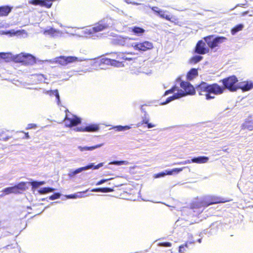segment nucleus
<instances>
[{
	"label": "nucleus",
	"instance_id": "obj_1",
	"mask_svg": "<svg viewBox=\"0 0 253 253\" xmlns=\"http://www.w3.org/2000/svg\"><path fill=\"white\" fill-rule=\"evenodd\" d=\"M176 82L179 83L180 87L184 90L180 89L176 85L173 86L171 88L166 90L165 95H168L169 93H173V94L167 98L165 102L161 103V105H165L167 104L172 101L180 98L182 97L186 96L187 94L193 95L195 93V89L193 86L189 82L183 81L181 80L180 78H178L176 79Z\"/></svg>",
	"mask_w": 253,
	"mask_h": 253
},
{
	"label": "nucleus",
	"instance_id": "obj_2",
	"mask_svg": "<svg viewBox=\"0 0 253 253\" xmlns=\"http://www.w3.org/2000/svg\"><path fill=\"white\" fill-rule=\"evenodd\" d=\"M116 22V21L111 17H106L98 22L93 27L90 29H85L82 30L80 32H78L76 35L79 37H87L91 35L93 39H95V37H101L102 35L96 36V33L101 32L104 30L112 28Z\"/></svg>",
	"mask_w": 253,
	"mask_h": 253
},
{
	"label": "nucleus",
	"instance_id": "obj_3",
	"mask_svg": "<svg viewBox=\"0 0 253 253\" xmlns=\"http://www.w3.org/2000/svg\"><path fill=\"white\" fill-rule=\"evenodd\" d=\"M197 91L200 95H205L206 99L210 100L214 98L213 95L221 94L223 92L224 88L217 84H211L202 82L201 83L196 87Z\"/></svg>",
	"mask_w": 253,
	"mask_h": 253
},
{
	"label": "nucleus",
	"instance_id": "obj_4",
	"mask_svg": "<svg viewBox=\"0 0 253 253\" xmlns=\"http://www.w3.org/2000/svg\"><path fill=\"white\" fill-rule=\"evenodd\" d=\"M219 201L217 198L211 196H207L199 201L193 203L191 207L193 210V212L196 214L202 213L205 208L208 207L210 205L218 203Z\"/></svg>",
	"mask_w": 253,
	"mask_h": 253
},
{
	"label": "nucleus",
	"instance_id": "obj_5",
	"mask_svg": "<svg viewBox=\"0 0 253 253\" xmlns=\"http://www.w3.org/2000/svg\"><path fill=\"white\" fill-rule=\"evenodd\" d=\"M203 39L208 44L209 48L212 49L217 46L219 44L225 42L227 38L223 36L210 35L204 37Z\"/></svg>",
	"mask_w": 253,
	"mask_h": 253
},
{
	"label": "nucleus",
	"instance_id": "obj_6",
	"mask_svg": "<svg viewBox=\"0 0 253 253\" xmlns=\"http://www.w3.org/2000/svg\"><path fill=\"white\" fill-rule=\"evenodd\" d=\"M13 59L15 62L21 63L26 65H33L36 62L35 57L32 54L28 53H21L15 55Z\"/></svg>",
	"mask_w": 253,
	"mask_h": 253
},
{
	"label": "nucleus",
	"instance_id": "obj_7",
	"mask_svg": "<svg viewBox=\"0 0 253 253\" xmlns=\"http://www.w3.org/2000/svg\"><path fill=\"white\" fill-rule=\"evenodd\" d=\"M221 82L224 87L230 91H235L239 89L238 80L234 75L223 79Z\"/></svg>",
	"mask_w": 253,
	"mask_h": 253
},
{
	"label": "nucleus",
	"instance_id": "obj_8",
	"mask_svg": "<svg viewBox=\"0 0 253 253\" xmlns=\"http://www.w3.org/2000/svg\"><path fill=\"white\" fill-rule=\"evenodd\" d=\"M84 60H85V59L84 58H78L76 56H60L54 58L53 61L50 60V62L52 63H58L61 65L65 66L69 63L75 62H81Z\"/></svg>",
	"mask_w": 253,
	"mask_h": 253
},
{
	"label": "nucleus",
	"instance_id": "obj_9",
	"mask_svg": "<svg viewBox=\"0 0 253 253\" xmlns=\"http://www.w3.org/2000/svg\"><path fill=\"white\" fill-rule=\"evenodd\" d=\"M104 165L103 163H99L97 165H95L94 163H89L86 166L83 167L78 168L76 169H71L69 170L68 176L70 177H73L76 175L82 172L83 171L87 170L88 169H98L102 167Z\"/></svg>",
	"mask_w": 253,
	"mask_h": 253
},
{
	"label": "nucleus",
	"instance_id": "obj_10",
	"mask_svg": "<svg viewBox=\"0 0 253 253\" xmlns=\"http://www.w3.org/2000/svg\"><path fill=\"white\" fill-rule=\"evenodd\" d=\"M131 47L135 50L143 52L153 48V43L149 41H143V42H132L130 43Z\"/></svg>",
	"mask_w": 253,
	"mask_h": 253
},
{
	"label": "nucleus",
	"instance_id": "obj_11",
	"mask_svg": "<svg viewBox=\"0 0 253 253\" xmlns=\"http://www.w3.org/2000/svg\"><path fill=\"white\" fill-rule=\"evenodd\" d=\"M64 122L66 126L71 127L81 124L82 119L76 115L71 114L68 110H66Z\"/></svg>",
	"mask_w": 253,
	"mask_h": 253
},
{
	"label": "nucleus",
	"instance_id": "obj_12",
	"mask_svg": "<svg viewBox=\"0 0 253 253\" xmlns=\"http://www.w3.org/2000/svg\"><path fill=\"white\" fill-rule=\"evenodd\" d=\"M125 53H120L116 57V59H111L110 58H102L100 60L101 64L105 65H111L115 67H120L124 60H125Z\"/></svg>",
	"mask_w": 253,
	"mask_h": 253
},
{
	"label": "nucleus",
	"instance_id": "obj_13",
	"mask_svg": "<svg viewBox=\"0 0 253 253\" xmlns=\"http://www.w3.org/2000/svg\"><path fill=\"white\" fill-rule=\"evenodd\" d=\"M210 51V48L203 40L198 42L195 48V52L199 54H205Z\"/></svg>",
	"mask_w": 253,
	"mask_h": 253
},
{
	"label": "nucleus",
	"instance_id": "obj_14",
	"mask_svg": "<svg viewBox=\"0 0 253 253\" xmlns=\"http://www.w3.org/2000/svg\"><path fill=\"white\" fill-rule=\"evenodd\" d=\"M184 168H174L171 169H168L165 171H163L160 172L159 173H156L154 175V177L155 178H158L164 177L166 175H172L173 174H177L181 171Z\"/></svg>",
	"mask_w": 253,
	"mask_h": 253
},
{
	"label": "nucleus",
	"instance_id": "obj_15",
	"mask_svg": "<svg viewBox=\"0 0 253 253\" xmlns=\"http://www.w3.org/2000/svg\"><path fill=\"white\" fill-rule=\"evenodd\" d=\"M131 42H132L131 39L128 37L123 38L120 37L114 40V43L122 46L126 45L128 47L131 46L130 45Z\"/></svg>",
	"mask_w": 253,
	"mask_h": 253
},
{
	"label": "nucleus",
	"instance_id": "obj_16",
	"mask_svg": "<svg viewBox=\"0 0 253 253\" xmlns=\"http://www.w3.org/2000/svg\"><path fill=\"white\" fill-rule=\"evenodd\" d=\"M239 89L243 91H249L253 88V81H247L238 83Z\"/></svg>",
	"mask_w": 253,
	"mask_h": 253
},
{
	"label": "nucleus",
	"instance_id": "obj_17",
	"mask_svg": "<svg viewBox=\"0 0 253 253\" xmlns=\"http://www.w3.org/2000/svg\"><path fill=\"white\" fill-rule=\"evenodd\" d=\"M195 241H188L184 244L181 245L179 247L178 252L179 253H184L187 249L193 248Z\"/></svg>",
	"mask_w": 253,
	"mask_h": 253
},
{
	"label": "nucleus",
	"instance_id": "obj_18",
	"mask_svg": "<svg viewBox=\"0 0 253 253\" xmlns=\"http://www.w3.org/2000/svg\"><path fill=\"white\" fill-rule=\"evenodd\" d=\"M129 31L133 33L134 35L139 37L143 35L145 30L141 27L135 26L129 28Z\"/></svg>",
	"mask_w": 253,
	"mask_h": 253
},
{
	"label": "nucleus",
	"instance_id": "obj_19",
	"mask_svg": "<svg viewBox=\"0 0 253 253\" xmlns=\"http://www.w3.org/2000/svg\"><path fill=\"white\" fill-rule=\"evenodd\" d=\"M209 160V157L205 156H201L196 157H193L191 159V161L193 163L203 164L207 163Z\"/></svg>",
	"mask_w": 253,
	"mask_h": 253
},
{
	"label": "nucleus",
	"instance_id": "obj_20",
	"mask_svg": "<svg viewBox=\"0 0 253 253\" xmlns=\"http://www.w3.org/2000/svg\"><path fill=\"white\" fill-rule=\"evenodd\" d=\"M12 7L9 5L0 6V16H7L12 10Z\"/></svg>",
	"mask_w": 253,
	"mask_h": 253
},
{
	"label": "nucleus",
	"instance_id": "obj_21",
	"mask_svg": "<svg viewBox=\"0 0 253 253\" xmlns=\"http://www.w3.org/2000/svg\"><path fill=\"white\" fill-rule=\"evenodd\" d=\"M104 143H101L99 144H97L92 146H78V149L82 152L86 151H92L95 149L100 148L103 146Z\"/></svg>",
	"mask_w": 253,
	"mask_h": 253
},
{
	"label": "nucleus",
	"instance_id": "obj_22",
	"mask_svg": "<svg viewBox=\"0 0 253 253\" xmlns=\"http://www.w3.org/2000/svg\"><path fill=\"white\" fill-rule=\"evenodd\" d=\"M85 126V131L86 132H96L99 130V126L97 124H87Z\"/></svg>",
	"mask_w": 253,
	"mask_h": 253
},
{
	"label": "nucleus",
	"instance_id": "obj_23",
	"mask_svg": "<svg viewBox=\"0 0 253 253\" xmlns=\"http://www.w3.org/2000/svg\"><path fill=\"white\" fill-rule=\"evenodd\" d=\"M15 55H12L10 52H0V59H4L6 62L10 61H14V57Z\"/></svg>",
	"mask_w": 253,
	"mask_h": 253
},
{
	"label": "nucleus",
	"instance_id": "obj_24",
	"mask_svg": "<svg viewBox=\"0 0 253 253\" xmlns=\"http://www.w3.org/2000/svg\"><path fill=\"white\" fill-rule=\"evenodd\" d=\"M26 31L24 30H17L15 31L14 30L6 31L4 32L5 35H8L10 37L14 36H20L23 34H25Z\"/></svg>",
	"mask_w": 253,
	"mask_h": 253
},
{
	"label": "nucleus",
	"instance_id": "obj_25",
	"mask_svg": "<svg viewBox=\"0 0 253 253\" xmlns=\"http://www.w3.org/2000/svg\"><path fill=\"white\" fill-rule=\"evenodd\" d=\"M198 70L196 68H192L187 73V79L188 80L191 81L195 77L198 76Z\"/></svg>",
	"mask_w": 253,
	"mask_h": 253
},
{
	"label": "nucleus",
	"instance_id": "obj_26",
	"mask_svg": "<svg viewBox=\"0 0 253 253\" xmlns=\"http://www.w3.org/2000/svg\"><path fill=\"white\" fill-rule=\"evenodd\" d=\"M59 31L53 28H49L44 31L43 34L45 35H49L50 37H54L58 35Z\"/></svg>",
	"mask_w": 253,
	"mask_h": 253
},
{
	"label": "nucleus",
	"instance_id": "obj_27",
	"mask_svg": "<svg viewBox=\"0 0 253 253\" xmlns=\"http://www.w3.org/2000/svg\"><path fill=\"white\" fill-rule=\"evenodd\" d=\"M27 182H21L14 186L15 190L16 191V194L20 193V191H24L26 189Z\"/></svg>",
	"mask_w": 253,
	"mask_h": 253
},
{
	"label": "nucleus",
	"instance_id": "obj_28",
	"mask_svg": "<svg viewBox=\"0 0 253 253\" xmlns=\"http://www.w3.org/2000/svg\"><path fill=\"white\" fill-rule=\"evenodd\" d=\"M113 189L110 187H99L95 188L90 190L91 192L108 193L113 191Z\"/></svg>",
	"mask_w": 253,
	"mask_h": 253
},
{
	"label": "nucleus",
	"instance_id": "obj_29",
	"mask_svg": "<svg viewBox=\"0 0 253 253\" xmlns=\"http://www.w3.org/2000/svg\"><path fill=\"white\" fill-rule=\"evenodd\" d=\"M243 129H247L249 130H253V121L247 119L242 126Z\"/></svg>",
	"mask_w": 253,
	"mask_h": 253
},
{
	"label": "nucleus",
	"instance_id": "obj_30",
	"mask_svg": "<svg viewBox=\"0 0 253 253\" xmlns=\"http://www.w3.org/2000/svg\"><path fill=\"white\" fill-rule=\"evenodd\" d=\"M48 93L50 96H54L56 97V102L58 106L61 104L60 95L57 89L50 90L48 91Z\"/></svg>",
	"mask_w": 253,
	"mask_h": 253
},
{
	"label": "nucleus",
	"instance_id": "obj_31",
	"mask_svg": "<svg viewBox=\"0 0 253 253\" xmlns=\"http://www.w3.org/2000/svg\"><path fill=\"white\" fill-rule=\"evenodd\" d=\"M55 189L50 187H45L39 189L38 190V192L40 194H44L50 192H53L55 191Z\"/></svg>",
	"mask_w": 253,
	"mask_h": 253
},
{
	"label": "nucleus",
	"instance_id": "obj_32",
	"mask_svg": "<svg viewBox=\"0 0 253 253\" xmlns=\"http://www.w3.org/2000/svg\"><path fill=\"white\" fill-rule=\"evenodd\" d=\"M131 127L129 126H123L121 125L115 126L112 127V129H114L118 131H125L129 129Z\"/></svg>",
	"mask_w": 253,
	"mask_h": 253
},
{
	"label": "nucleus",
	"instance_id": "obj_33",
	"mask_svg": "<svg viewBox=\"0 0 253 253\" xmlns=\"http://www.w3.org/2000/svg\"><path fill=\"white\" fill-rule=\"evenodd\" d=\"M16 191L15 190L14 186L8 187L4 188L2 190V192L5 195H8L11 193L16 194Z\"/></svg>",
	"mask_w": 253,
	"mask_h": 253
},
{
	"label": "nucleus",
	"instance_id": "obj_34",
	"mask_svg": "<svg viewBox=\"0 0 253 253\" xmlns=\"http://www.w3.org/2000/svg\"><path fill=\"white\" fill-rule=\"evenodd\" d=\"M244 28V25L242 24H239L235 26L231 30V34L233 35H235L238 32L241 31Z\"/></svg>",
	"mask_w": 253,
	"mask_h": 253
},
{
	"label": "nucleus",
	"instance_id": "obj_35",
	"mask_svg": "<svg viewBox=\"0 0 253 253\" xmlns=\"http://www.w3.org/2000/svg\"><path fill=\"white\" fill-rule=\"evenodd\" d=\"M128 162L126 161H113L109 163V165H115L116 166H121L123 165H127Z\"/></svg>",
	"mask_w": 253,
	"mask_h": 253
},
{
	"label": "nucleus",
	"instance_id": "obj_36",
	"mask_svg": "<svg viewBox=\"0 0 253 253\" xmlns=\"http://www.w3.org/2000/svg\"><path fill=\"white\" fill-rule=\"evenodd\" d=\"M203 57L200 55H196L191 58L190 62L193 63H197L201 61Z\"/></svg>",
	"mask_w": 253,
	"mask_h": 253
},
{
	"label": "nucleus",
	"instance_id": "obj_37",
	"mask_svg": "<svg viewBox=\"0 0 253 253\" xmlns=\"http://www.w3.org/2000/svg\"><path fill=\"white\" fill-rule=\"evenodd\" d=\"M151 9L153 10V11L158 16H160V15L162 14L163 10L160 9L159 7L156 6H153L151 7L150 5H149L148 6Z\"/></svg>",
	"mask_w": 253,
	"mask_h": 253
},
{
	"label": "nucleus",
	"instance_id": "obj_38",
	"mask_svg": "<svg viewBox=\"0 0 253 253\" xmlns=\"http://www.w3.org/2000/svg\"><path fill=\"white\" fill-rule=\"evenodd\" d=\"M29 183L31 185L32 190L34 191L36 189L40 187L39 181L33 180Z\"/></svg>",
	"mask_w": 253,
	"mask_h": 253
},
{
	"label": "nucleus",
	"instance_id": "obj_39",
	"mask_svg": "<svg viewBox=\"0 0 253 253\" xmlns=\"http://www.w3.org/2000/svg\"><path fill=\"white\" fill-rule=\"evenodd\" d=\"M168 12L166 11H164L163 10L162 14L160 15L159 17L165 19L167 20H170L171 19V16L169 14H167Z\"/></svg>",
	"mask_w": 253,
	"mask_h": 253
},
{
	"label": "nucleus",
	"instance_id": "obj_40",
	"mask_svg": "<svg viewBox=\"0 0 253 253\" xmlns=\"http://www.w3.org/2000/svg\"><path fill=\"white\" fill-rule=\"evenodd\" d=\"M61 194L59 192L54 193L52 195L50 196L48 199L50 200H54L60 198Z\"/></svg>",
	"mask_w": 253,
	"mask_h": 253
},
{
	"label": "nucleus",
	"instance_id": "obj_41",
	"mask_svg": "<svg viewBox=\"0 0 253 253\" xmlns=\"http://www.w3.org/2000/svg\"><path fill=\"white\" fill-rule=\"evenodd\" d=\"M142 124H145V123H148V122L149 121V115L147 114L146 111H144V114L142 117Z\"/></svg>",
	"mask_w": 253,
	"mask_h": 253
},
{
	"label": "nucleus",
	"instance_id": "obj_42",
	"mask_svg": "<svg viewBox=\"0 0 253 253\" xmlns=\"http://www.w3.org/2000/svg\"><path fill=\"white\" fill-rule=\"evenodd\" d=\"M132 55V53H125V56H124L125 57V60L130 61L134 59V57L131 56Z\"/></svg>",
	"mask_w": 253,
	"mask_h": 253
},
{
	"label": "nucleus",
	"instance_id": "obj_43",
	"mask_svg": "<svg viewBox=\"0 0 253 253\" xmlns=\"http://www.w3.org/2000/svg\"><path fill=\"white\" fill-rule=\"evenodd\" d=\"M73 130L75 131H85V126H81L80 127H75L73 128Z\"/></svg>",
	"mask_w": 253,
	"mask_h": 253
},
{
	"label": "nucleus",
	"instance_id": "obj_44",
	"mask_svg": "<svg viewBox=\"0 0 253 253\" xmlns=\"http://www.w3.org/2000/svg\"><path fill=\"white\" fill-rule=\"evenodd\" d=\"M113 179V178H108V179H101L100 180H99V181H98L96 185H101L102 184H103L104 183L109 181V180H111Z\"/></svg>",
	"mask_w": 253,
	"mask_h": 253
},
{
	"label": "nucleus",
	"instance_id": "obj_45",
	"mask_svg": "<svg viewBox=\"0 0 253 253\" xmlns=\"http://www.w3.org/2000/svg\"><path fill=\"white\" fill-rule=\"evenodd\" d=\"M30 3L35 5H41V0H31Z\"/></svg>",
	"mask_w": 253,
	"mask_h": 253
},
{
	"label": "nucleus",
	"instance_id": "obj_46",
	"mask_svg": "<svg viewBox=\"0 0 253 253\" xmlns=\"http://www.w3.org/2000/svg\"><path fill=\"white\" fill-rule=\"evenodd\" d=\"M89 190V189H87L85 191H84L83 192L78 193H76V196H77V198L83 197L84 196L83 195V194L85 193L86 192H87Z\"/></svg>",
	"mask_w": 253,
	"mask_h": 253
},
{
	"label": "nucleus",
	"instance_id": "obj_47",
	"mask_svg": "<svg viewBox=\"0 0 253 253\" xmlns=\"http://www.w3.org/2000/svg\"><path fill=\"white\" fill-rule=\"evenodd\" d=\"M161 245L165 247H169L171 246V244L170 242H163L161 243Z\"/></svg>",
	"mask_w": 253,
	"mask_h": 253
},
{
	"label": "nucleus",
	"instance_id": "obj_48",
	"mask_svg": "<svg viewBox=\"0 0 253 253\" xmlns=\"http://www.w3.org/2000/svg\"><path fill=\"white\" fill-rule=\"evenodd\" d=\"M191 163H192V162L191 161V159H189V160H187L181 162L179 163H178V164H179V165H185V164H190Z\"/></svg>",
	"mask_w": 253,
	"mask_h": 253
},
{
	"label": "nucleus",
	"instance_id": "obj_49",
	"mask_svg": "<svg viewBox=\"0 0 253 253\" xmlns=\"http://www.w3.org/2000/svg\"><path fill=\"white\" fill-rule=\"evenodd\" d=\"M67 199H76L77 196L76 194H70L66 196Z\"/></svg>",
	"mask_w": 253,
	"mask_h": 253
},
{
	"label": "nucleus",
	"instance_id": "obj_50",
	"mask_svg": "<svg viewBox=\"0 0 253 253\" xmlns=\"http://www.w3.org/2000/svg\"><path fill=\"white\" fill-rule=\"evenodd\" d=\"M36 127V125L34 124H28L27 129H31V128H34Z\"/></svg>",
	"mask_w": 253,
	"mask_h": 253
},
{
	"label": "nucleus",
	"instance_id": "obj_51",
	"mask_svg": "<svg viewBox=\"0 0 253 253\" xmlns=\"http://www.w3.org/2000/svg\"><path fill=\"white\" fill-rule=\"evenodd\" d=\"M144 124L147 125V127L148 128H153V127H155V126L154 125L152 124V123H149V122H148V123H145Z\"/></svg>",
	"mask_w": 253,
	"mask_h": 253
},
{
	"label": "nucleus",
	"instance_id": "obj_52",
	"mask_svg": "<svg viewBox=\"0 0 253 253\" xmlns=\"http://www.w3.org/2000/svg\"><path fill=\"white\" fill-rule=\"evenodd\" d=\"M38 80L42 81L44 78V75L42 74H39L38 75Z\"/></svg>",
	"mask_w": 253,
	"mask_h": 253
},
{
	"label": "nucleus",
	"instance_id": "obj_53",
	"mask_svg": "<svg viewBox=\"0 0 253 253\" xmlns=\"http://www.w3.org/2000/svg\"><path fill=\"white\" fill-rule=\"evenodd\" d=\"M188 241H192V240L194 241V240L193 239V236H192V234H188Z\"/></svg>",
	"mask_w": 253,
	"mask_h": 253
},
{
	"label": "nucleus",
	"instance_id": "obj_54",
	"mask_svg": "<svg viewBox=\"0 0 253 253\" xmlns=\"http://www.w3.org/2000/svg\"><path fill=\"white\" fill-rule=\"evenodd\" d=\"M144 105H141L140 106V110L142 113L144 114V111H146L145 109L144 108Z\"/></svg>",
	"mask_w": 253,
	"mask_h": 253
},
{
	"label": "nucleus",
	"instance_id": "obj_55",
	"mask_svg": "<svg viewBox=\"0 0 253 253\" xmlns=\"http://www.w3.org/2000/svg\"><path fill=\"white\" fill-rule=\"evenodd\" d=\"M24 138H25L26 139H29L30 138V136L28 134V132H25V137Z\"/></svg>",
	"mask_w": 253,
	"mask_h": 253
},
{
	"label": "nucleus",
	"instance_id": "obj_56",
	"mask_svg": "<svg viewBox=\"0 0 253 253\" xmlns=\"http://www.w3.org/2000/svg\"><path fill=\"white\" fill-rule=\"evenodd\" d=\"M39 183L40 186L45 184V182L44 181H39Z\"/></svg>",
	"mask_w": 253,
	"mask_h": 253
},
{
	"label": "nucleus",
	"instance_id": "obj_57",
	"mask_svg": "<svg viewBox=\"0 0 253 253\" xmlns=\"http://www.w3.org/2000/svg\"><path fill=\"white\" fill-rule=\"evenodd\" d=\"M131 4H132L133 5H138L141 4L140 3L136 2H132Z\"/></svg>",
	"mask_w": 253,
	"mask_h": 253
},
{
	"label": "nucleus",
	"instance_id": "obj_58",
	"mask_svg": "<svg viewBox=\"0 0 253 253\" xmlns=\"http://www.w3.org/2000/svg\"><path fill=\"white\" fill-rule=\"evenodd\" d=\"M125 2L127 3V4H131V1H129V0H125Z\"/></svg>",
	"mask_w": 253,
	"mask_h": 253
},
{
	"label": "nucleus",
	"instance_id": "obj_59",
	"mask_svg": "<svg viewBox=\"0 0 253 253\" xmlns=\"http://www.w3.org/2000/svg\"><path fill=\"white\" fill-rule=\"evenodd\" d=\"M11 247V245H7L5 247V248L7 249H9V248H10Z\"/></svg>",
	"mask_w": 253,
	"mask_h": 253
},
{
	"label": "nucleus",
	"instance_id": "obj_60",
	"mask_svg": "<svg viewBox=\"0 0 253 253\" xmlns=\"http://www.w3.org/2000/svg\"><path fill=\"white\" fill-rule=\"evenodd\" d=\"M197 242L199 243H201L202 242V238H200V239H199L198 240H197Z\"/></svg>",
	"mask_w": 253,
	"mask_h": 253
},
{
	"label": "nucleus",
	"instance_id": "obj_61",
	"mask_svg": "<svg viewBox=\"0 0 253 253\" xmlns=\"http://www.w3.org/2000/svg\"><path fill=\"white\" fill-rule=\"evenodd\" d=\"M60 203V202H59V201H57V202H51L50 205H53L55 203Z\"/></svg>",
	"mask_w": 253,
	"mask_h": 253
},
{
	"label": "nucleus",
	"instance_id": "obj_62",
	"mask_svg": "<svg viewBox=\"0 0 253 253\" xmlns=\"http://www.w3.org/2000/svg\"><path fill=\"white\" fill-rule=\"evenodd\" d=\"M3 139L5 141H6L9 139V138L8 137H6L5 138H3Z\"/></svg>",
	"mask_w": 253,
	"mask_h": 253
},
{
	"label": "nucleus",
	"instance_id": "obj_63",
	"mask_svg": "<svg viewBox=\"0 0 253 253\" xmlns=\"http://www.w3.org/2000/svg\"><path fill=\"white\" fill-rule=\"evenodd\" d=\"M4 195H5V194H4V193H3L1 195H0V197H2L3 196H4Z\"/></svg>",
	"mask_w": 253,
	"mask_h": 253
},
{
	"label": "nucleus",
	"instance_id": "obj_64",
	"mask_svg": "<svg viewBox=\"0 0 253 253\" xmlns=\"http://www.w3.org/2000/svg\"><path fill=\"white\" fill-rule=\"evenodd\" d=\"M47 198H43V199H42V201H44V200H47Z\"/></svg>",
	"mask_w": 253,
	"mask_h": 253
}]
</instances>
